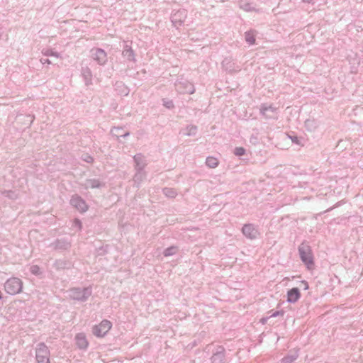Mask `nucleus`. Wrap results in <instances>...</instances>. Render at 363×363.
I'll list each match as a JSON object with an SVG mask.
<instances>
[{
  "label": "nucleus",
  "instance_id": "nucleus-26",
  "mask_svg": "<svg viewBox=\"0 0 363 363\" xmlns=\"http://www.w3.org/2000/svg\"><path fill=\"white\" fill-rule=\"evenodd\" d=\"M3 196L11 200H16L18 198V194L16 191L6 190L1 192Z\"/></svg>",
  "mask_w": 363,
  "mask_h": 363
},
{
  "label": "nucleus",
  "instance_id": "nucleus-43",
  "mask_svg": "<svg viewBox=\"0 0 363 363\" xmlns=\"http://www.w3.org/2000/svg\"><path fill=\"white\" fill-rule=\"evenodd\" d=\"M269 318H270L269 316V317H266V318H262L261 319V322L264 324V323H265L267 322V320Z\"/></svg>",
  "mask_w": 363,
  "mask_h": 363
},
{
  "label": "nucleus",
  "instance_id": "nucleus-20",
  "mask_svg": "<svg viewBox=\"0 0 363 363\" xmlns=\"http://www.w3.org/2000/svg\"><path fill=\"white\" fill-rule=\"evenodd\" d=\"M84 186L86 189H95L103 187L105 184L97 179H89L85 181Z\"/></svg>",
  "mask_w": 363,
  "mask_h": 363
},
{
  "label": "nucleus",
  "instance_id": "nucleus-15",
  "mask_svg": "<svg viewBox=\"0 0 363 363\" xmlns=\"http://www.w3.org/2000/svg\"><path fill=\"white\" fill-rule=\"evenodd\" d=\"M51 246L55 250H68L71 247V242L66 238H58L51 244Z\"/></svg>",
  "mask_w": 363,
  "mask_h": 363
},
{
  "label": "nucleus",
  "instance_id": "nucleus-24",
  "mask_svg": "<svg viewBox=\"0 0 363 363\" xmlns=\"http://www.w3.org/2000/svg\"><path fill=\"white\" fill-rule=\"evenodd\" d=\"M162 193L170 199H174L177 196V191L173 188L164 187L162 189Z\"/></svg>",
  "mask_w": 363,
  "mask_h": 363
},
{
  "label": "nucleus",
  "instance_id": "nucleus-13",
  "mask_svg": "<svg viewBox=\"0 0 363 363\" xmlns=\"http://www.w3.org/2000/svg\"><path fill=\"white\" fill-rule=\"evenodd\" d=\"M122 56L125 58L128 62L135 64L137 62L135 51L128 42H124Z\"/></svg>",
  "mask_w": 363,
  "mask_h": 363
},
{
  "label": "nucleus",
  "instance_id": "nucleus-2",
  "mask_svg": "<svg viewBox=\"0 0 363 363\" xmlns=\"http://www.w3.org/2000/svg\"><path fill=\"white\" fill-rule=\"evenodd\" d=\"M69 296L70 298L79 301H86L92 294L91 286L84 288H72L69 291Z\"/></svg>",
  "mask_w": 363,
  "mask_h": 363
},
{
  "label": "nucleus",
  "instance_id": "nucleus-27",
  "mask_svg": "<svg viewBox=\"0 0 363 363\" xmlns=\"http://www.w3.org/2000/svg\"><path fill=\"white\" fill-rule=\"evenodd\" d=\"M206 164L210 168H216L218 165V160L216 157L209 156L206 160Z\"/></svg>",
  "mask_w": 363,
  "mask_h": 363
},
{
  "label": "nucleus",
  "instance_id": "nucleus-14",
  "mask_svg": "<svg viewBox=\"0 0 363 363\" xmlns=\"http://www.w3.org/2000/svg\"><path fill=\"white\" fill-rule=\"evenodd\" d=\"M222 68L229 72V73H235L240 71V67L237 65L233 60L230 58H225L221 62Z\"/></svg>",
  "mask_w": 363,
  "mask_h": 363
},
{
  "label": "nucleus",
  "instance_id": "nucleus-42",
  "mask_svg": "<svg viewBox=\"0 0 363 363\" xmlns=\"http://www.w3.org/2000/svg\"><path fill=\"white\" fill-rule=\"evenodd\" d=\"M302 2L311 4H314V3H315L313 0H302Z\"/></svg>",
  "mask_w": 363,
  "mask_h": 363
},
{
  "label": "nucleus",
  "instance_id": "nucleus-32",
  "mask_svg": "<svg viewBox=\"0 0 363 363\" xmlns=\"http://www.w3.org/2000/svg\"><path fill=\"white\" fill-rule=\"evenodd\" d=\"M186 133H185L188 136H194L197 133V127L194 125H189L186 128Z\"/></svg>",
  "mask_w": 363,
  "mask_h": 363
},
{
  "label": "nucleus",
  "instance_id": "nucleus-8",
  "mask_svg": "<svg viewBox=\"0 0 363 363\" xmlns=\"http://www.w3.org/2000/svg\"><path fill=\"white\" fill-rule=\"evenodd\" d=\"M277 108L272 104H261L259 108L260 114L266 119L275 118L277 113Z\"/></svg>",
  "mask_w": 363,
  "mask_h": 363
},
{
  "label": "nucleus",
  "instance_id": "nucleus-12",
  "mask_svg": "<svg viewBox=\"0 0 363 363\" xmlns=\"http://www.w3.org/2000/svg\"><path fill=\"white\" fill-rule=\"evenodd\" d=\"M242 234L248 239L255 240L259 235L258 229L252 223L245 224L242 228Z\"/></svg>",
  "mask_w": 363,
  "mask_h": 363
},
{
  "label": "nucleus",
  "instance_id": "nucleus-21",
  "mask_svg": "<svg viewBox=\"0 0 363 363\" xmlns=\"http://www.w3.org/2000/svg\"><path fill=\"white\" fill-rule=\"evenodd\" d=\"M115 87L121 95L127 96L129 94V89L122 82H116Z\"/></svg>",
  "mask_w": 363,
  "mask_h": 363
},
{
  "label": "nucleus",
  "instance_id": "nucleus-28",
  "mask_svg": "<svg viewBox=\"0 0 363 363\" xmlns=\"http://www.w3.org/2000/svg\"><path fill=\"white\" fill-rule=\"evenodd\" d=\"M145 172L143 170H136L133 180L135 183L139 184L145 179Z\"/></svg>",
  "mask_w": 363,
  "mask_h": 363
},
{
  "label": "nucleus",
  "instance_id": "nucleus-22",
  "mask_svg": "<svg viewBox=\"0 0 363 363\" xmlns=\"http://www.w3.org/2000/svg\"><path fill=\"white\" fill-rule=\"evenodd\" d=\"M111 134L117 138L123 137L126 138L130 135L129 132H123V128L119 127H115L111 130Z\"/></svg>",
  "mask_w": 363,
  "mask_h": 363
},
{
  "label": "nucleus",
  "instance_id": "nucleus-46",
  "mask_svg": "<svg viewBox=\"0 0 363 363\" xmlns=\"http://www.w3.org/2000/svg\"><path fill=\"white\" fill-rule=\"evenodd\" d=\"M2 298H3V296H2V293H1V291H0V300H1V299H2Z\"/></svg>",
  "mask_w": 363,
  "mask_h": 363
},
{
  "label": "nucleus",
  "instance_id": "nucleus-4",
  "mask_svg": "<svg viewBox=\"0 0 363 363\" xmlns=\"http://www.w3.org/2000/svg\"><path fill=\"white\" fill-rule=\"evenodd\" d=\"M50 352L48 347L44 342H40L35 348L36 363H50Z\"/></svg>",
  "mask_w": 363,
  "mask_h": 363
},
{
  "label": "nucleus",
  "instance_id": "nucleus-47",
  "mask_svg": "<svg viewBox=\"0 0 363 363\" xmlns=\"http://www.w3.org/2000/svg\"><path fill=\"white\" fill-rule=\"evenodd\" d=\"M61 263H62V262H61V261H57V262H56V264H57V265H59V264H61Z\"/></svg>",
  "mask_w": 363,
  "mask_h": 363
},
{
  "label": "nucleus",
  "instance_id": "nucleus-7",
  "mask_svg": "<svg viewBox=\"0 0 363 363\" xmlns=\"http://www.w3.org/2000/svg\"><path fill=\"white\" fill-rule=\"evenodd\" d=\"M187 17V11L182 9L177 11H173L171 15V21L173 26L176 28L182 26Z\"/></svg>",
  "mask_w": 363,
  "mask_h": 363
},
{
  "label": "nucleus",
  "instance_id": "nucleus-25",
  "mask_svg": "<svg viewBox=\"0 0 363 363\" xmlns=\"http://www.w3.org/2000/svg\"><path fill=\"white\" fill-rule=\"evenodd\" d=\"M298 357V352H295L293 354H288L283 357L281 360V363H293Z\"/></svg>",
  "mask_w": 363,
  "mask_h": 363
},
{
  "label": "nucleus",
  "instance_id": "nucleus-23",
  "mask_svg": "<svg viewBox=\"0 0 363 363\" xmlns=\"http://www.w3.org/2000/svg\"><path fill=\"white\" fill-rule=\"evenodd\" d=\"M41 53L43 55L47 56V57L53 56V57H55L57 58H60L61 57V55H60V54L59 52H57L56 51H54L51 48H43L41 50Z\"/></svg>",
  "mask_w": 363,
  "mask_h": 363
},
{
  "label": "nucleus",
  "instance_id": "nucleus-35",
  "mask_svg": "<svg viewBox=\"0 0 363 363\" xmlns=\"http://www.w3.org/2000/svg\"><path fill=\"white\" fill-rule=\"evenodd\" d=\"M245 149L242 147H236L234 149L233 153L238 157L242 156L245 154Z\"/></svg>",
  "mask_w": 363,
  "mask_h": 363
},
{
  "label": "nucleus",
  "instance_id": "nucleus-33",
  "mask_svg": "<svg viewBox=\"0 0 363 363\" xmlns=\"http://www.w3.org/2000/svg\"><path fill=\"white\" fill-rule=\"evenodd\" d=\"M240 9H243L245 11H252L255 10V8L252 6V4L247 1H241L240 3Z\"/></svg>",
  "mask_w": 363,
  "mask_h": 363
},
{
  "label": "nucleus",
  "instance_id": "nucleus-18",
  "mask_svg": "<svg viewBox=\"0 0 363 363\" xmlns=\"http://www.w3.org/2000/svg\"><path fill=\"white\" fill-rule=\"evenodd\" d=\"M133 160L135 164V170H144V169L146 166V162L145 160V157L142 154H140V153L136 154L133 157Z\"/></svg>",
  "mask_w": 363,
  "mask_h": 363
},
{
  "label": "nucleus",
  "instance_id": "nucleus-37",
  "mask_svg": "<svg viewBox=\"0 0 363 363\" xmlns=\"http://www.w3.org/2000/svg\"><path fill=\"white\" fill-rule=\"evenodd\" d=\"M73 226L77 228L79 230L82 229V222L79 219L75 218L73 221Z\"/></svg>",
  "mask_w": 363,
  "mask_h": 363
},
{
  "label": "nucleus",
  "instance_id": "nucleus-11",
  "mask_svg": "<svg viewBox=\"0 0 363 363\" xmlns=\"http://www.w3.org/2000/svg\"><path fill=\"white\" fill-rule=\"evenodd\" d=\"M70 204L81 213L86 212L88 210V206L85 201L77 194L72 196Z\"/></svg>",
  "mask_w": 363,
  "mask_h": 363
},
{
  "label": "nucleus",
  "instance_id": "nucleus-16",
  "mask_svg": "<svg viewBox=\"0 0 363 363\" xmlns=\"http://www.w3.org/2000/svg\"><path fill=\"white\" fill-rule=\"evenodd\" d=\"M301 298V293L298 288H292L287 292V302L295 303Z\"/></svg>",
  "mask_w": 363,
  "mask_h": 363
},
{
  "label": "nucleus",
  "instance_id": "nucleus-10",
  "mask_svg": "<svg viewBox=\"0 0 363 363\" xmlns=\"http://www.w3.org/2000/svg\"><path fill=\"white\" fill-rule=\"evenodd\" d=\"M91 55L92 59L99 65H104L108 60L106 52L101 48H92Z\"/></svg>",
  "mask_w": 363,
  "mask_h": 363
},
{
  "label": "nucleus",
  "instance_id": "nucleus-38",
  "mask_svg": "<svg viewBox=\"0 0 363 363\" xmlns=\"http://www.w3.org/2000/svg\"><path fill=\"white\" fill-rule=\"evenodd\" d=\"M272 313L269 315L270 318H272V317H277V316L283 315H284V311H275V312L270 311L269 313Z\"/></svg>",
  "mask_w": 363,
  "mask_h": 363
},
{
  "label": "nucleus",
  "instance_id": "nucleus-45",
  "mask_svg": "<svg viewBox=\"0 0 363 363\" xmlns=\"http://www.w3.org/2000/svg\"><path fill=\"white\" fill-rule=\"evenodd\" d=\"M213 346V345H208L206 347V350H208V351L210 350L211 347Z\"/></svg>",
  "mask_w": 363,
  "mask_h": 363
},
{
  "label": "nucleus",
  "instance_id": "nucleus-29",
  "mask_svg": "<svg viewBox=\"0 0 363 363\" xmlns=\"http://www.w3.org/2000/svg\"><path fill=\"white\" fill-rule=\"evenodd\" d=\"M178 247L177 246H170L167 248H166L164 252L163 255L164 257H169L175 255L177 252Z\"/></svg>",
  "mask_w": 363,
  "mask_h": 363
},
{
  "label": "nucleus",
  "instance_id": "nucleus-41",
  "mask_svg": "<svg viewBox=\"0 0 363 363\" xmlns=\"http://www.w3.org/2000/svg\"><path fill=\"white\" fill-rule=\"evenodd\" d=\"M301 284H303V286H304L303 289L305 290H307L309 288L308 284L306 281H302Z\"/></svg>",
  "mask_w": 363,
  "mask_h": 363
},
{
  "label": "nucleus",
  "instance_id": "nucleus-17",
  "mask_svg": "<svg viewBox=\"0 0 363 363\" xmlns=\"http://www.w3.org/2000/svg\"><path fill=\"white\" fill-rule=\"evenodd\" d=\"M76 345L81 350H85L88 347V341L86 338V335L81 333H78L75 336Z\"/></svg>",
  "mask_w": 363,
  "mask_h": 363
},
{
  "label": "nucleus",
  "instance_id": "nucleus-34",
  "mask_svg": "<svg viewBox=\"0 0 363 363\" xmlns=\"http://www.w3.org/2000/svg\"><path fill=\"white\" fill-rule=\"evenodd\" d=\"M30 272L32 274L39 276L42 274V271L38 265H32L30 267Z\"/></svg>",
  "mask_w": 363,
  "mask_h": 363
},
{
  "label": "nucleus",
  "instance_id": "nucleus-5",
  "mask_svg": "<svg viewBox=\"0 0 363 363\" xmlns=\"http://www.w3.org/2000/svg\"><path fill=\"white\" fill-rule=\"evenodd\" d=\"M176 91L181 94H192L195 92L194 85L186 79H180L175 82Z\"/></svg>",
  "mask_w": 363,
  "mask_h": 363
},
{
  "label": "nucleus",
  "instance_id": "nucleus-44",
  "mask_svg": "<svg viewBox=\"0 0 363 363\" xmlns=\"http://www.w3.org/2000/svg\"><path fill=\"white\" fill-rule=\"evenodd\" d=\"M166 106H167V108H170L171 106H172V101H170L169 103H168V104H167V105H166Z\"/></svg>",
  "mask_w": 363,
  "mask_h": 363
},
{
  "label": "nucleus",
  "instance_id": "nucleus-36",
  "mask_svg": "<svg viewBox=\"0 0 363 363\" xmlns=\"http://www.w3.org/2000/svg\"><path fill=\"white\" fill-rule=\"evenodd\" d=\"M82 159L87 163H92L94 162V158L88 154L83 155Z\"/></svg>",
  "mask_w": 363,
  "mask_h": 363
},
{
  "label": "nucleus",
  "instance_id": "nucleus-3",
  "mask_svg": "<svg viewBox=\"0 0 363 363\" xmlns=\"http://www.w3.org/2000/svg\"><path fill=\"white\" fill-rule=\"evenodd\" d=\"M23 289V281L18 277H11L4 283L5 291L11 296L20 294Z\"/></svg>",
  "mask_w": 363,
  "mask_h": 363
},
{
  "label": "nucleus",
  "instance_id": "nucleus-19",
  "mask_svg": "<svg viewBox=\"0 0 363 363\" xmlns=\"http://www.w3.org/2000/svg\"><path fill=\"white\" fill-rule=\"evenodd\" d=\"M82 77L86 86L92 84V72L88 67L82 68Z\"/></svg>",
  "mask_w": 363,
  "mask_h": 363
},
{
  "label": "nucleus",
  "instance_id": "nucleus-40",
  "mask_svg": "<svg viewBox=\"0 0 363 363\" xmlns=\"http://www.w3.org/2000/svg\"><path fill=\"white\" fill-rule=\"evenodd\" d=\"M40 62L43 64V65H45V64H48V65H50L51 64V61L49 60V59H44V58H42L40 60Z\"/></svg>",
  "mask_w": 363,
  "mask_h": 363
},
{
  "label": "nucleus",
  "instance_id": "nucleus-31",
  "mask_svg": "<svg viewBox=\"0 0 363 363\" xmlns=\"http://www.w3.org/2000/svg\"><path fill=\"white\" fill-rule=\"evenodd\" d=\"M305 125L306 127V128L308 130H314L315 129H316L318 125H317V123L316 121L314 120V119H312V120H306V122H305Z\"/></svg>",
  "mask_w": 363,
  "mask_h": 363
},
{
  "label": "nucleus",
  "instance_id": "nucleus-39",
  "mask_svg": "<svg viewBox=\"0 0 363 363\" xmlns=\"http://www.w3.org/2000/svg\"><path fill=\"white\" fill-rule=\"evenodd\" d=\"M291 141L293 143H295V144H297V145H301V140L297 136H291L290 137Z\"/></svg>",
  "mask_w": 363,
  "mask_h": 363
},
{
  "label": "nucleus",
  "instance_id": "nucleus-6",
  "mask_svg": "<svg viewBox=\"0 0 363 363\" xmlns=\"http://www.w3.org/2000/svg\"><path fill=\"white\" fill-rule=\"evenodd\" d=\"M112 323L108 320H103L99 325L93 327V334L98 337H104L108 332L111 329Z\"/></svg>",
  "mask_w": 363,
  "mask_h": 363
},
{
  "label": "nucleus",
  "instance_id": "nucleus-30",
  "mask_svg": "<svg viewBox=\"0 0 363 363\" xmlns=\"http://www.w3.org/2000/svg\"><path fill=\"white\" fill-rule=\"evenodd\" d=\"M245 41L249 45H253L255 43V37L254 33L252 31H247L245 33Z\"/></svg>",
  "mask_w": 363,
  "mask_h": 363
},
{
  "label": "nucleus",
  "instance_id": "nucleus-1",
  "mask_svg": "<svg viewBox=\"0 0 363 363\" xmlns=\"http://www.w3.org/2000/svg\"><path fill=\"white\" fill-rule=\"evenodd\" d=\"M298 253L301 261L306 266L307 269H313L314 268L313 255L311 246L308 243L303 242L298 246Z\"/></svg>",
  "mask_w": 363,
  "mask_h": 363
},
{
  "label": "nucleus",
  "instance_id": "nucleus-9",
  "mask_svg": "<svg viewBox=\"0 0 363 363\" xmlns=\"http://www.w3.org/2000/svg\"><path fill=\"white\" fill-rule=\"evenodd\" d=\"M213 354L211 357L212 363H225V350L221 345H217L212 350Z\"/></svg>",
  "mask_w": 363,
  "mask_h": 363
}]
</instances>
